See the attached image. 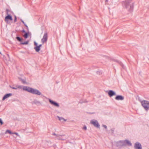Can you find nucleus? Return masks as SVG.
<instances>
[{"label":"nucleus","mask_w":149,"mask_h":149,"mask_svg":"<svg viewBox=\"0 0 149 149\" xmlns=\"http://www.w3.org/2000/svg\"><path fill=\"white\" fill-rule=\"evenodd\" d=\"M34 48L36 52H38L40 50V48L38 46L35 47Z\"/></svg>","instance_id":"14"},{"label":"nucleus","mask_w":149,"mask_h":149,"mask_svg":"<svg viewBox=\"0 0 149 149\" xmlns=\"http://www.w3.org/2000/svg\"><path fill=\"white\" fill-rule=\"evenodd\" d=\"M91 123L93 124L95 127L99 128L100 125L99 124L97 121L96 120H92L91 121Z\"/></svg>","instance_id":"6"},{"label":"nucleus","mask_w":149,"mask_h":149,"mask_svg":"<svg viewBox=\"0 0 149 149\" xmlns=\"http://www.w3.org/2000/svg\"><path fill=\"white\" fill-rule=\"evenodd\" d=\"M42 45L41 44L40 45H39L38 46L40 48V47H41Z\"/></svg>","instance_id":"34"},{"label":"nucleus","mask_w":149,"mask_h":149,"mask_svg":"<svg viewBox=\"0 0 149 149\" xmlns=\"http://www.w3.org/2000/svg\"><path fill=\"white\" fill-rule=\"evenodd\" d=\"M16 39L19 42H21L22 41V39L19 37H16Z\"/></svg>","instance_id":"16"},{"label":"nucleus","mask_w":149,"mask_h":149,"mask_svg":"<svg viewBox=\"0 0 149 149\" xmlns=\"http://www.w3.org/2000/svg\"><path fill=\"white\" fill-rule=\"evenodd\" d=\"M49 102L51 104L53 105L54 106H55L56 107H59V104L58 103L51 100L50 99H49Z\"/></svg>","instance_id":"9"},{"label":"nucleus","mask_w":149,"mask_h":149,"mask_svg":"<svg viewBox=\"0 0 149 149\" xmlns=\"http://www.w3.org/2000/svg\"><path fill=\"white\" fill-rule=\"evenodd\" d=\"M21 80L23 84H26L27 83L25 80L21 79Z\"/></svg>","instance_id":"20"},{"label":"nucleus","mask_w":149,"mask_h":149,"mask_svg":"<svg viewBox=\"0 0 149 149\" xmlns=\"http://www.w3.org/2000/svg\"><path fill=\"white\" fill-rule=\"evenodd\" d=\"M10 87L13 89H17V88L19 89H22V88L23 90L24 91H26L33 94L37 95H40L41 94V93L38 90L34 89L32 88L27 86H17L16 87H15L10 86Z\"/></svg>","instance_id":"1"},{"label":"nucleus","mask_w":149,"mask_h":149,"mask_svg":"<svg viewBox=\"0 0 149 149\" xmlns=\"http://www.w3.org/2000/svg\"><path fill=\"white\" fill-rule=\"evenodd\" d=\"M13 134H15L16 135H17L18 133L17 132H14V133H13Z\"/></svg>","instance_id":"33"},{"label":"nucleus","mask_w":149,"mask_h":149,"mask_svg":"<svg viewBox=\"0 0 149 149\" xmlns=\"http://www.w3.org/2000/svg\"><path fill=\"white\" fill-rule=\"evenodd\" d=\"M131 3V1H125L122 2L123 8L129 12L132 11L134 8V4Z\"/></svg>","instance_id":"2"},{"label":"nucleus","mask_w":149,"mask_h":149,"mask_svg":"<svg viewBox=\"0 0 149 149\" xmlns=\"http://www.w3.org/2000/svg\"><path fill=\"white\" fill-rule=\"evenodd\" d=\"M48 39V33L46 32L44 34L43 38L41 39V42L43 44L45 42H46Z\"/></svg>","instance_id":"5"},{"label":"nucleus","mask_w":149,"mask_h":149,"mask_svg":"<svg viewBox=\"0 0 149 149\" xmlns=\"http://www.w3.org/2000/svg\"><path fill=\"white\" fill-rule=\"evenodd\" d=\"M83 129H84V130H86V129H87V127H86V126H84L83 127Z\"/></svg>","instance_id":"28"},{"label":"nucleus","mask_w":149,"mask_h":149,"mask_svg":"<svg viewBox=\"0 0 149 149\" xmlns=\"http://www.w3.org/2000/svg\"><path fill=\"white\" fill-rule=\"evenodd\" d=\"M9 10L8 9H6V14H8V12L9 11Z\"/></svg>","instance_id":"26"},{"label":"nucleus","mask_w":149,"mask_h":149,"mask_svg":"<svg viewBox=\"0 0 149 149\" xmlns=\"http://www.w3.org/2000/svg\"><path fill=\"white\" fill-rule=\"evenodd\" d=\"M22 33H26V32H25V30H24V29H23L22 31Z\"/></svg>","instance_id":"32"},{"label":"nucleus","mask_w":149,"mask_h":149,"mask_svg":"<svg viewBox=\"0 0 149 149\" xmlns=\"http://www.w3.org/2000/svg\"><path fill=\"white\" fill-rule=\"evenodd\" d=\"M106 2H107L108 1V0H106Z\"/></svg>","instance_id":"36"},{"label":"nucleus","mask_w":149,"mask_h":149,"mask_svg":"<svg viewBox=\"0 0 149 149\" xmlns=\"http://www.w3.org/2000/svg\"><path fill=\"white\" fill-rule=\"evenodd\" d=\"M102 126L106 129H107V126L105 125H103Z\"/></svg>","instance_id":"27"},{"label":"nucleus","mask_w":149,"mask_h":149,"mask_svg":"<svg viewBox=\"0 0 149 149\" xmlns=\"http://www.w3.org/2000/svg\"><path fill=\"white\" fill-rule=\"evenodd\" d=\"M7 15L5 17L4 21L5 22H6L7 24H9L10 23V22H9L8 20H10L12 22L13 19L12 16L10 15L9 14Z\"/></svg>","instance_id":"4"},{"label":"nucleus","mask_w":149,"mask_h":149,"mask_svg":"<svg viewBox=\"0 0 149 149\" xmlns=\"http://www.w3.org/2000/svg\"><path fill=\"white\" fill-rule=\"evenodd\" d=\"M24 26L26 27V28L27 30L28 29V27L26 24H24Z\"/></svg>","instance_id":"30"},{"label":"nucleus","mask_w":149,"mask_h":149,"mask_svg":"<svg viewBox=\"0 0 149 149\" xmlns=\"http://www.w3.org/2000/svg\"><path fill=\"white\" fill-rule=\"evenodd\" d=\"M52 134L56 136V137H59L60 136H65V135L64 134H62V135L56 134L55 133H53Z\"/></svg>","instance_id":"15"},{"label":"nucleus","mask_w":149,"mask_h":149,"mask_svg":"<svg viewBox=\"0 0 149 149\" xmlns=\"http://www.w3.org/2000/svg\"><path fill=\"white\" fill-rule=\"evenodd\" d=\"M17 17L16 16H15V18L14 20V22H15L17 21Z\"/></svg>","instance_id":"24"},{"label":"nucleus","mask_w":149,"mask_h":149,"mask_svg":"<svg viewBox=\"0 0 149 149\" xmlns=\"http://www.w3.org/2000/svg\"><path fill=\"white\" fill-rule=\"evenodd\" d=\"M57 117L58 118L59 120L60 121L62 120H64L65 121H66V120H65L64 118L62 117H60L59 116H57Z\"/></svg>","instance_id":"19"},{"label":"nucleus","mask_w":149,"mask_h":149,"mask_svg":"<svg viewBox=\"0 0 149 149\" xmlns=\"http://www.w3.org/2000/svg\"><path fill=\"white\" fill-rule=\"evenodd\" d=\"M34 44L36 46H38V44L37 43H36L35 42H34Z\"/></svg>","instance_id":"29"},{"label":"nucleus","mask_w":149,"mask_h":149,"mask_svg":"<svg viewBox=\"0 0 149 149\" xmlns=\"http://www.w3.org/2000/svg\"><path fill=\"white\" fill-rule=\"evenodd\" d=\"M116 61V62H118V61Z\"/></svg>","instance_id":"37"},{"label":"nucleus","mask_w":149,"mask_h":149,"mask_svg":"<svg viewBox=\"0 0 149 149\" xmlns=\"http://www.w3.org/2000/svg\"><path fill=\"white\" fill-rule=\"evenodd\" d=\"M142 106L146 111L149 110V101L143 100L141 102Z\"/></svg>","instance_id":"3"},{"label":"nucleus","mask_w":149,"mask_h":149,"mask_svg":"<svg viewBox=\"0 0 149 149\" xmlns=\"http://www.w3.org/2000/svg\"><path fill=\"white\" fill-rule=\"evenodd\" d=\"M12 95V94L11 93L7 94L5 95L2 98V100H4L7 98L11 96Z\"/></svg>","instance_id":"11"},{"label":"nucleus","mask_w":149,"mask_h":149,"mask_svg":"<svg viewBox=\"0 0 149 149\" xmlns=\"http://www.w3.org/2000/svg\"><path fill=\"white\" fill-rule=\"evenodd\" d=\"M29 35V33L26 32L25 33V34L23 35V37L25 38H27L28 37Z\"/></svg>","instance_id":"17"},{"label":"nucleus","mask_w":149,"mask_h":149,"mask_svg":"<svg viewBox=\"0 0 149 149\" xmlns=\"http://www.w3.org/2000/svg\"><path fill=\"white\" fill-rule=\"evenodd\" d=\"M62 136H60L59 137H57V139L58 140H65V139H62Z\"/></svg>","instance_id":"23"},{"label":"nucleus","mask_w":149,"mask_h":149,"mask_svg":"<svg viewBox=\"0 0 149 149\" xmlns=\"http://www.w3.org/2000/svg\"><path fill=\"white\" fill-rule=\"evenodd\" d=\"M115 99L117 100H123L124 99V97L121 95H117L115 97Z\"/></svg>","instance_id":"10"},{"label":"nucleus","mask_w":149,"mask_h":149,"mask_svg":"<svg viewBox=\"0 0 149 149\" xmlns=\"http://www.w3.org/2000/svg\"><path fill=\"white\" fill-rule=\"evenodd\" d=\"M29 41H27L26 42H21V44L23 45H27V44H28V43H29Z\"/></svg>","instance_id":"18"},{"label":"nucleus","mask_w":149,"mask_h":149,"mask_svg":"<svg viewBox=\"0 0 149 149\" xmlns=\"http://www.w3.org/2000/svg\"><path fill=\"white\" fill-rule=\"evenodd\" d=\"M0 124L1 125H2L3 124V122L1 118H0Z\"/></svg>","instance_id":"25"},{"label":"nucleus","mask_w":149,"mask_h":149,"mask_svg":"<svg viewBox=\"0 0 149 149\" xmlns=\"http://www.w3.org/2000/svg\"><path fill=\"white\" fill-rule=\"evenodd\" d=\"M61 138H62V139H65V140L66 139V138L65 137L63 138V137H61Z\"/></svg>","instance_id":"35"},{"label":"nucleus","mask_w":149,"mask_h":149,"mask_svg":"<svg viewBox=\"0 0 149 149\" xmlns=\"http://www.w3.org/2000/svg\"><path fill=\"white\" fill-rule=\"evenodd\" d=\"M134 148L135 149H142L141 144L138 142H136L135 143Z\"/></svg>","instance_id":"7"},{"label":"nucleus","mask_w":149,"mask_h":149,"mask_svg":"<svg viewBox=\"0 0 149 149\" xmlns=\"http://www.w3.org/2000/svg\"><path fill=\"white\" fill-rule=\"evenodd\" d=\"M118 143L120 144L121 146H126L125 140L124 141H120L118 142Z\"/></svg>","instance_id":"12"},{"label":"nucleus","mask_w":149,"mask_h":149,"mask_svg":"<svg viewBox=\"0 0 149 149\" xmlns=\"http://www.w3.org/2000/svg\"><path fill=\"white\" fill-rule=\"evenodd\" d=\"M8 133L10 134H13V133L10 130H7L6 131V133Z\"/></svg>","instance_id":"22"},{"label":"nucleus","mask_w":149,"mask_h":149,"mask_svg":"<svg viewBox=\"0 0 149 149\" xmlns=\"http://www.w3.org/2000/svg\"><path fill=\"white\" fill-rule=\"evenodd\" d=\"M125 141L126 146L127 145H128L129 146H132V144L131 143L130 141H129L127 140H125Z\"/></svg>","instance_id":"13"},{"label":"nucleus","mask_w":149,"mask_h":149,"mask_svg":"<svg viewBox=\"0 0 149 149\" xmlns=\"http://www.w3.org/2000/svg\"><path fill=\"white\" fill-rule=\"evenodd\" d=\"M34 103L36 104H40V102L38 101L37 100H35L34 101Z\"/></svg>","instance_id":"21"},{"label":"nucleus","mask_w":149,"mask_h":149,"mask_svg":"<svg viewBox=\"0 0 149 149\" xmlns=\"http://www.w3.org/2000/svg\"><path fill=\"white\" fill-rule=\"evenodd\" d=\"M107 93L109 96L111 97L112 96L116 95V93L113 91L110 90L107 92Z\"/></svg>","instance_id":"8"},{"label":"nucleus","mask_w":149,"mask_h":149,"mask_svg":"<svg viewBox=\"0 0 149 149\" xmlns=\"http://www.w3.org/2000/svg\"><path fill=\"white\" fill-rule=\"evenodd\" d=\"M21 22L23 23V24H24H24H25L24 22V21L23 20H22V19H21Z\"/></svg>","instance_id":"31"}]
</instances>
